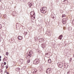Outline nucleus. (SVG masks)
<instances>
[{"instance_id": "obj_20", "label": "nucleus", "mask_w": 74, "mask_h": 74, "mask_svg": "<svg viewBox=\"0 0 74 74\" xmlns=\"http://www.w3.org/2000/svg\"><path fill=\"white\" fill-rule=\"evenodd\" d=\"M72 60V58H70L69 59V62H71Z\"/></svg>"}, {"instance_id": "obj_32", "label": "nucleus", "mask_w": 74, "mask_h": 74, "mask_svg": "<svg viewBox=\"0 0 74 74\" xmlns=\"http://www.w3.org/2000/svg\"><path fill=\"white\" fill-rule=\"evenodd\" d=\"M0 1H1V0H0Z\"/></svg>"}, {"instance_id": "obj_10", "label": "nucleus", "mask_w": 74, "mask_h": 74, "mask_svg": "<svg viewBox=\"0 0 74 74\" xmlns=\"http://www.w3.org/2000/svg\"><path fill=\"white\" fill-rule=\"evenodd\" d=\"M63 38V36L62 35H60L58 37V39L62 40V38Z\"/></svg>"}, {"instance_id": "obj_1", "label": "nucleus", "mask_w": 74, "mask_h": 74, "mask_svg": "<svg viewBox=\"0 0 74 74\" xmlns=\"http://www.w3.org/2000/svg\"><path fill=\"white\" fill-rule=\"evenodd\" d=\"M40 10L42 13H43V14H45V13H46V10H47V8L42 7L41 8Z\"/></svg>"}, {"instance_id": "obj_3", "label": "nucleus", "mask_w": 74, "mask_h": 74, "mask_svg": "<svg viewBox=\"0 0 74 74\" xmlns=\"http://www.w3.org/2000/svg\"><path fill=\"white\" fill-rule=\"evenodd\" d=\"M67 18H64L62 19V23H63V24H66V23H67Z\"/></svg>"}, {"instance_id": "obj_2", "label": "nucleus", "mask_w": 74, "mask_h": 74, "mask_svg": "<svg viewBox=\"0 0 74 74\" xmlns=\"http://www.w3.org/2000/svg\"><path fill=\"white\" fill-rule=\"evenodd\" d=\"M39 63V60L38 59H36L33 62L34 64H38Z\"/></svg>"}, {"instance_id": "obj_15", "label": "nucleus", "mask_w": 74, "mask_h": 74, "mask_svg": "<svg viewBox=\"0 0 74 74\" xmlns=\"http://www.w3.org/2000/svg\"><path fill=\"white\" fill-rule=\"evenodd\" d=\"M72 29V28H71V27H69L68 28V30L69 31H71V30Z\"/></svg>"}, {"instance_id": "obj_27", "label": "nucleus", "mask_w": 74, "mask_h": 74, "mask_svg": "<svg viewBox=\"0 0 74 74\" xmlns=\"http://www.w3.org/2000/svg\"><path fill=\"white\" fill-rule=\"evenodd\" d=\"M36 71H34V72H33V73H36Z\"/></svg>"}, {"instance_id": "obj_7", "label": "nucleus", "mask_w": 74, "mask_h": 74, "mask_svg": "<svg viewBox=\"0 0 74 74\" xmlns=\"http://www.w3.org/2000/svg\"><path fill=\"white\" fill-rule=\"evenodd\" d=\"M26 56L27 59H28L30 58V56L29 55V54H26Z\"/></svg>"}, {"instance_id": "obj_30", "label": "nucleus", "mask_w": 74, "mask_h": 74, "mask_svg": "<svg viewBox=\"0 0 74 74\" xmlns=\"http://www.w3.org/2000/svg\"><path fill=\"white\" fill-rule=\"evenodd\" d=\"M33 19H35V17H33Z\"/></svg>"}, {"instance_id": "obj_5", "label": "nucleus", "mask_w": 74, "mask_h": 74, "mask_svg": "<svg viewBox=\"0 0 74 74\" xmlns=\"http://www.w3.org/2000/svg\"><path fill=\"white\" fill-rule=\"evenodd\" d=\"M51 68H49L47 70L46 73H47V74H49L50 72H51Z\"/></svg>"}, {"instance_id": "obj_18", "label": "nucleus", "mask_w": 74, "mask_h": 74, "mask_svg": "<svg viewBox=\"0 0 74 74\" xmlns=\"http://www.w3.org/2000/svg\"><path fill=\"white\" fill-rule=\"evenodd\" d=\"M16 71H19V68H16Z\"/></svg>"}, {"instance_id": "obj_24", "label": "nucleus", "mask_w": 74, "mask_h": 74, "mask_svg": "<svg viewBox=\"0 0 74 74\" xmlns=\"http://www.w3.org/2000/svg\"><path fill=\"white\" fill-rule=\"evenodd\" d=\"M1 56H0V61H1Z\"/></svg>"}, {"instance_id": "obj_17", "label": "nucleus", "mask_w": 74, "mask_h": 74, "mask_svg": "<svg viewBox=\"0 0 74 74\" xmlns=\"http://www.w3.org/2000/svg\"><path fill=\"white\" fill-rule=\"evenodd\" d=\"M48 62L50 63H51V59H49L48 60Z\"/></svg>"}, {"instance_id": "obj_19", "label": "nucleus", "mask_w": 74, "mask_h": 74, "mask_svg": "<svg viewBox=\"0 0 74 74\" xmlns=\"http://www.w3.org/2000/svg\"><path fill=\"white\" fill-rule=\"evenodd\" d=\"M40 40H41V41H43L44 40V39L43 38H42L41 39H40Z\"/></svg>"}, {"instance_id": "obj_14", "label": "nucleus", "mask_w": 74, "mask_h": 74, "mask_svg": "<svg viewBox=\"0 0 74 74\" xmlns=\"http://www.w3.org/2000/svg\"><path fill=\"white\" fill-rule=\"evenodd\" d=\"M41 46L42 48H44L45 47V45H44V44H41Z\"/></svg>"}, {"instance_id": "obj_33", "label": "nucleus", "mask_w": 74, "mask_h": 74, "mask_svg": "<svg viewBox=\"0 0 74 74\" xmlns=\"http://www.w3.org/2000/svg\"><path fill=\"white\" fill-rule=\"evenodd\" d=\"M66 3H65V4H66Z\"/></svg>"}, {"instance_id": "obj_9", "label": "nucleus", "mask_w": 74, "mask_h": 74, "mask_svg": "<svg viewBox=\"0 0 74 74\" xmlns=\"http://www.w3.org/2000/svg\"><path fill=\"white\" fill-rule=\"evenodd\" d=\"M7 57H6L5 58H4L3 59V62H4L5 61H7Z\"/></svg>"}, {"instance_id": "obj_26", "label": "nucleus", "mask_w": 74, "mask_h": 74, "mask_svg": "<svg viewBox=\"0 0 74 74\" xmlns=\"http://www.w3.org/2000/svg\"><path fill=\"white\" fill-rule=\"evenodd\" d=\"M4 65H5V64H6V62H4Z\"/></svg>"}, {"instance_id": "obj_23", "label": "nucleus", "mask_w": 74, "mask_h": 74, "mask_svg": "<svg viewBox=\"0 0 74 74\" xmlns=\"http://www.w3.org/2000/svg\"><path fill=\"white\" fill-rule=\"evenodd\" d=\"M2 27V25H1L0 24V29H1Z\"/></svg>"}, {"instance_id": "obj_13", "label": "nucleus", "mask_w": 74, "mask_h": 74, "mask_svg": "<svg viewBox=\"0 0 74 74\" xmlns=\"http://www.w3.org/2000/svg\"><path fill=\"white\" fill-rule=\"evenodd\" d=\"M28 4L29 7H30L32 5V4L31 3H28Z\"/></svg>"}, {"instance_id": "obj_22", "label": "nucleus", "mask_w": 74, "mask_h": 74, "mask_svg": "<svg viewBox=\"0 0 74 74\" xmlns=\"http://www.w3.org/2000/svg\"><path fill=\"white\" fill-rule=\"evenodd\" d=\"M66 15H65V14H63L62 15V18L63 17H65V16Z\"/></svg>"}, {"instance_id": "obj_31", "label": "nucleus", "mask_w": 74, "mask_h": 74, "mask_svg": "<svg viewBox=\"0 0 74 74\" xmlns=\"http://www.w3.org/2000/svg\"><path fill=\"white\" fill-rule=\"evenodd\" d=\"M6 73L7 74H9V73H8V72H7Z\"/></svg>"}, {"instance_id": "obj_28", "label": "nucleus", "mask_w": 74, "mask_h": 74, "mask_svg": "<svg viewBox=\"0 0 74 74\" xmlns=\"http://www.w3.org/2000/svg\"><path fill=\"white\" fill-rule=\"evenodd\" d=\"M66 1V0H65L64 1H63V2H65V1Z\"/></svg>"}, {"instance_id": "obj_29", "label": "nucleus", "mask_w": 74, "mask_h": 74, "mask_svg": "<svg viewBox=\"0 0 74 74\" xmlns=\"http://www.w3.org/2000/svg\"><path fill=\"white\" fill-rule=\"evenodd\" d=\"M5 73H7V70H5Z\"/></svg>"}, {"instance_id": "obj_6", "label": "nucleus", "mask_w": 74, "mask_h": 74, "mask_svg": "<svg viewBox=\"0 0 74 74\" xmlns=\"http://www.w3.org/2000/svg\"><path fill=\"white\" fill-rule=\"evenodd\" d=\"M17 38L18 40H22L23 39V37H22L21 36H18Z\"/></svg>"}, {"instance_id": "obj_21", "label": "nucleus", "mask_w": 74, "mask_h": 74, "mask_svg": "<svg viewBox=\"0 0 74 74\" xmlns=\"http://www.w3.org/2000/svg\"><path fill=\"white\" fill-rule=\"evenodd\" d=\"M8 54H9V53L8 52H7L6 53V55L7 56H8Z\"/></svg>"}, {"instance_id": "obj_25", "label": "nucleus", "mask_w": 74, "mask_h": 74, "mask_svg": "<svg viewBox=\"0 0 74 74\" xmlns=\"http://www.w3.org/2000/svg\"><path fill=\"white\" fill-rule=\"evenodd\" d=\"M6 69H7V68H8V66H5Z\"/></svg>"}, {"instance_id": "obj_4", "label": "nucleus", "mask_w": 74, "mask_h": 74, "mask_svg": "<svg viewBox=\"0 0 74 74\" xmlns=\"http://www.w3.org/2000/svg\"><path fill=\"white\" fill-rule=\"evenodd\" d=\"M58 67H60V68H62V67H63V65L62 64V62H58Z\"/></svg>"}, {"instance_id": "obj_16", "label": "nucleus", "mask_w": 74, "mask_h": 74, "mask_svg": "<svg viewBox=\"0 0 74 74\" xmlns=\"http://www.w3.org/2000/svg\"><path fill=\"white\" fill-rule=\"evenodd\" d=\"M30 59H28L27 60V63H30Z\"/></svg>"}, {"instance_id": "obj_8", "label": "nucleus", "mask_w": 74, "mask_h": 74, "mask_svg": "<svg viewBox=\"0 0 74 74\" xmlns=\"http://www.w3.org/2000/svg\"><path fill=\"white\" fill-rule=\"evenodd\" d=\"M23 60L22 59H21L20 60V63L21 64H22L23 63Z\"/></svg>"}, {"instance_id": "obj_12", "label": "nucleus", "mask_w": 74, "mask_h": 74, "mask_svg": "<svg viewBox=\"0 0 74 74\" xmlns=\"http://www.w3.org/2000/svg\"><path fill=\"white\" fill-rule=\"evenodd\" d=\"M30 14L31 15H33H33H34V12H30Z\"/></svg>"}, {"instance_id": "obj_11", "label": "nucleus", "mask_w": 74, "mask_h": 74, "mask_svg": "<svg viewBox=\"0 0 74 74\" xmlns=\"http://www.w3.org/2000/svg\"><path fill=\"white\" fill-rule=\"evenodd\" d=\"M33 54V51H30L29 53V55H30V56L31 55H32V54Z\"/></svg>"}]
</instances>
